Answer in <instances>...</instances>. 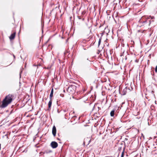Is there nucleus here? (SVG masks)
I'll return each mask as SVG.
<instances>
[{"instance_id":"5","label":"nucleus","mask_w":157,"mask_h":157,"mask_svg":"<svg viewBox=\"0 0 157 157\" xmlns=\"http://www.w3.org/2000/svg\"><path fill=\"white\" fill-rule=\"evenodd\" d=\"M52 133L54 136H55L56 134V128L55 126H54L52 129Z\"/></svg>"},{"instance_id":"2","label":"nucleus","mask_w":157,"mask_h":157,"mask_svg":"<svg viewBox=\"0 0 157 157\" xmlns=\"http://www.w3.org/2000/svg\"><path fill=\"white\" fill-rule=\"evenodd\" d=\"M141 26H145L147 28L149 29V26L151 23V19L149 18H146L145 17H142L139 21Z\"/></svg>"},{"instance_id":"17","label":"nucleus","mask_w":157,"mask_h":157,"mask_svg":"<svg viewBox=\"0 0 157 157\" xmlns=\"http://www.w3.org/2000/svg\"><path fill=\"white\" fill-rule=\"evenodd\" d=\"M112 157L106 156V157Z\"/></svg>"},{"instance_id":"9","label":"nucleus","mask_w":157,"mask_h":157,"mask_svg":"<svg viewBox=\"0 0 157 157\" xmlns=\"http://www.w3.org/2000/svg\"><path fill=\"white\" fill-rule=\"evenodd\" d=\"M115 110L113 109L111 111L110 113L111 116L113 117L114 114Z\"/></svg>"},{"instance_id":"4","label":"nucleus","mask_w":157,"mask_h":157,"mask_svg":"<svg viewBox=\"0 0 157 157\" xmlns=\"http://www.w3.org/2000/svg\"><path fill=\"white\" fill-rule=\"evenodd\" d=\"M129 88H130L129 87L127 86L123 89V92H122L123 94V95H124L126 94V93L127 92L128 90V91L131 90Z\"/></svg>"},{"instance_id":"6","label":"nucleus","mask_w":157,"mask_h":157,"mask_svg":"<svg viewBox=\"0 0 157 157\" xmlns=\"http://www.w3.org/2000/svg\"><path fill=\"white\" fill-rule=\"evenodd\" d=\"M16 33L14 32L9 37V38L10 40L13 39L15 36Z\"/></svg>"},{"instance_id":"1","label":"nucleus","mask_w":157,"mask_h":157,"mask_svg":"<svg viewBox=\"0 0 157 157\" xmlns=\"http://www.w3.org/2000/svg\"><path fill=\"white\" fill-rule=\"evenodd\" d=\"M13 96L12 94H9L6 96L2 101V104L1 106L2 108L6 107L12 101Z\"/></svg>"},{"instance_id":"3","label":"nucleus","mask_w":157,"mask_h":157,"mask_svg":"<svg viewBox=\"0 0 157 157\" xmlns=\"http://www.w3.org/2000/svg\"><path fill=\"white\" fill-rule=\"evenodd\" d=\"M51 146L52 148H55L57 147L58 144L57 142L52 141L51 143Z\"/></svg>"},{"instance_id":"13","label":"nucleus","mask_w":157,"mask_h":157,"mask_svg":"<svg viewBox=\"0 0 157 157\" xmlns=\"http://www.w3.org/2000/svg\"><path fill=\"white\" fill-rule=\"evenodd\" d=\"M146 30H143V31H142V30H139L138 31L139 32H141L142 33H144V31H145Z\"/></svg>"},{"instance_id":"7","label":"nucleus","mask_w":157,"mask_h":157,"mask_svg":"<svg viewBox=\"0 0 157 157\" xmlns=\"http://www.w3.org/2000/svg\"><path fill=\"white\" fill-rule=\"evenodd\" d=\"M50 100L48 103V108L49 109L51 108L52 104V99H50Z\"/></svg>"},{"instance_id":"16","label":"nucleus","mask_w":157,"mask_h":157,"mask_svg":"<svg viewBox=\"0 0 157 157\" xmlns=\"http://www.w3.org/2000/svg\"><path fill=\"white\" fill-rule=\"evenodd\" d=\"M13 57L14 58H15V56L14 55H13Z\"/></svg>"},{"instance_id":"8","label":"nucleus","mask_w":157,"mask_h":157,"mask_svg":"<svg viewBox=\"0 0 157 157\" xmlns=\"http://www.w3.org/2000/svg\"><path fill=\"white\" fill-rule=\"evenodd\" d=\"M53 89L52 88L51 90V92L50 95V99H52V97L53 96Z\"/></svg>"},{"instance_id":"12","label":"nucleus","mask_w":157,"mask_h":157,"mask_svg":"<svg viewBox=\"0 0 157 157\" xmlns=\"http://www.w3.org/2000/svg\"><path fill=\"white\" fill-rule=\"evenodd\" d=\"M101 39H99V41H98V46H99V45H100L101 42Z\"/></svg>"},{"instance_id":"11","label":"nucleus","mask_w":157,"mask_h":157,"mask_svg":"<svg viewBox=\"0 0 157 157\" xmlns=\"http://www.w3.org/2000/svg\"><path fill=\"white\" fill-rule=\"evenodd\" d=\"M72 87H69L68 88L67 91H69L70 90H71Z\"/></svg>"},{"instance_id":"10","label":"nucleus","mask_w":157,"mask_h":157,"mask_svg":"<svg viewBox=\"0 0 157 157\" xmlns=\"http://www.w3.org/2000/svg\"><path fill=\"white\" fill-rule=\"evenodd\" d=\"M124 155V149L123 151L122 152L121 157H123Z\"/></svg>"},{"instance_id":"15","label":"nucleus","mask_w":157,"mask_h":157,"mask_svg":"<svg viewBox=\"0 0 157 157\" xmlns=\"http://www.w3.org/2000/svg\"><path fill=\"white\" fill-rule=\"evenodd\" d=\"M155 72H157V66L156 67L155 69Z\"/></svg>"},{"instance_id":"14","label":"nucleus","mask_w":157,"mask_h":157,"mask_svg":"<svg viewBox=\"0 0 157 157\" xmlns=\"http://www.w3.org/2000/svg\"><path fill=\"white\" fill-rule=\"evenodd\" d=\"M85 11H83L82 12V15H84L85 14Z\"/></svg>"}]
</instances>
